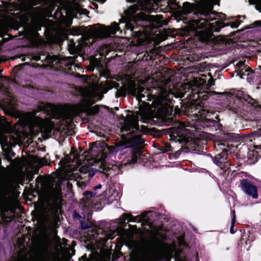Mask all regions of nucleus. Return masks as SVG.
<instances>
[{
  "label": "nucleus",
  "instance_id": "obj_52",
  "mask_svg": "<svg viewBox=\"0 0 261 261\" xmlns=\"http://www.w3.org/2000/svg\"><path fill=\"white\" fill-rule=\"evenodd\" d=\"M88 176H89V179H88V180H89L90 179V177H92V176H93V174H91L90 173H89L88 174Z\"/></svg>",
  "mask_w": 261,
  "mask_h": 261
},
{
  "label": "nucleus",
  "instance_id": "obj_23",
  "mask_svg": "<svg viewBox=\"0 0 261 261\" xmlns=\"http://www.w3.org/2000/svg\"><path fill=\"white\" fill-rule=\"evenodd\" d=\"M258 154L257 151L255 150H250L248 151L247 159L249 164H253L256 163L258 160Z\"/></svg>",
  "mask_w": 261,
  "mask_h": 261
},
{
  "label": "nucleus",
  "instance_id": "obj_40",
  "mask_svg": "<svg viewBox=\"0 0 261 261\" xmlns=\"http://www.w3.org/2000/svg\"><path fill=\"white\" fill-rule=\"evenodd\" d=\"M234 220L232 222H231V226H230V232L231 234H233L236 231H237V230H234V224H235V223L236 222H234Z\"/></svg>",
  "mask_w": 261,
  "mask_h": 261
},
{
  "label": "nucleus",
  "instance_id": "obj_12",
  "mask_svg": "<svg viewBox=\"0 0 261 261\" xmlns=\"http://www.w3.org/2000/svg\"><path fill=\"white\" fill-rule=\"evenodd\" d=\"M239 137V136L237 134L224 132L219 136L220 141L218 143V145L223 146H226L228 147L229 146L228 143L236 141Z\"/></svg>",
  "mask_w": 261,
  "mask_h": 261
},
{
  "label": "nucleus",
  "instance_id": "obj_51",
  "mask_svg": "<svg viewBox=\"0 0 261 261\" xmlns=\"http://www.w3.org/2000/svg\"><path fill=\"white\" fill-rule=\"evenodd\" d=\"M128 2L130 3H135L137 2L138 0H127Z\"/></svg>",
  "mask_w": 261,
  "mask_h": 261
},
{
  "label": "nucleus",
  "instance_id": "obj_58",
  "mask_svg": "<svg viewBox=\"0 0 261 261\" xmlns=\"http://www.w3.org/2000/svg\"><path fill=\"white\" fill-rule=\"evenodd\" d=\"M15 153L14 152H12V155L13 156H14L15 155Z\"/></svg>",
  "mask_w": 261,
  "mask_h": 261
},
{
  "label": "nucleus",
  "instance_id": "obj_2",
  "mask_svg": "<svg viewBox=\"0 0 261 261\" xmlns=\"http://www.w3.org/2000/svg\"><path fill=\"white\" fill-rule=\"evenodd\" d=\"M172 100L168 102L162 101L159 102L152 110L149 103L144 101H139L140 110L133 114L129 115L127 118L122 116L123 122H120L121 132H127L133 130L132 134L136 131H140L139 121L140 120L143 123H149L151 125H156L159 120H164L167 117L172 116L173 112L174 105Z\"/></svg>",
  "mask_w": 261,
  "mask_h": 261
},
{
  "label": "nucleus",
  "instance_id": "obj_33",
  "mask_svg": "<svg viewBox=\"0 0 261 261\" xmlns=\"http://www.w3.org/2000/svg\"><path fill=\"white\" fill-rule=\"evenodd\" d=\"M106 222L105 221H101L98 223V224H95L94 223V227L95 228H98L99 229H102L103 231V229H105L106 227Z\"/></svg>",
  "mask_w": 261,
  "mask_h": 261
},
{
  "label": "nucleus",
  "instance_id": "obj_26",
  "mask_svg": "<svg viewBox=\"0 0 261 261\" xmlns=\"http://www.w3.org/2000/svg\"><path fill=\"white\" fill-rule=\"evenodd\" d=\"M96 194V193L90 191H86L83 193V200H84V202L86 204L90 205L92 203L91 198L94 197Z\"/></svg>",
  "mask_w": 261,
  "mask_h": 261
},
{
  "label": "nucleus",
  "instance_id": "obj_30",
  "mask_svg": "<svg viewBox=\"0 0 261 261\" xmlns=\"http://www.w3.org/2000/svg\"><path fill=\"white\" fill-rule=\"evenodd\" d=\"M248 138H254V140L255 139H258L261 141V127L257 129V130L255 132H254L252 134L250 135L247 137Z\"/></svg>",
  "mask_w": 261,
  "mask_h": 261
},
{
  "label": "nucleus",
  "instance_id": "obj_56",
  "mask_svg": "<svg viewBox=\"0 0 261 261\" xmlns=\"http://www.w3.org/2000/svg\"><path fill=\"white\" fill-rule=\"evenodd\" d=\"M75 216H76V215H77L78 217H80V218H81V216L79 215V214H78V213H76L75 214Z\"/></svg>",
  "mask_w": 261,
  "mask_h": 261
},
{
  "label": "nucleus",
  "instance_id": "obj_55",
  "mask_svg": "<svg viewBox=\"0 0 261 261\" xmlns=\"http://www.w3.org/2000/svg\"><path fill=\"white\" fill-rule=\"evenodd\" d=\"M140 96L141 98L145 97V95L144 94H142V93L140 94Z\"/></svg>",
  "mask_w": 261,
  "mask_h": 261
},
{
  "label": "nucleus",
  "instance_id": "obj_18",
  "mask_svg": "<svg viewBox=\"0 0 261 261\" xmlns=\"http://www.w3.org/2000/svg\"><path fill=\"white\" fill-rule=\"evenodd\" d=\"M82 109L77 108L79 113H85L87 116H93L98 114L99 112V107L98 105H95L91 108H86L82 106Z\"/></svg>",
  "mask_w": 261,
  "mask_h": 261
},
{
  "label": "nucleus",
  "instance_id": "obj_27",
  "mask_svg": "<svg viewBox=\"0 0 261 261\" xmlns=\"http://www.w3.org/2000/svg\"><path fill=\"white\" fill-rule=\"evenodd\" d=\"M166 4H167L166 5H161L159 6V4L158 3L155 6H157L156 10H155L154 11L155 12H163L164 13L169 11L170 8L169 6L168 1L166 2Z\"/></svg>",
  "mask_w": 261,
  "mask_h": 261
},
{
  "label": "nucleus",
  "instance_id": "obj_4",
  "mask_svg": "<svg viewBox=\"0 0 261 261\" xmlns=\"http://www.w3.org/2000/svg\"><path fill=\"white\" fill-rule=\"evenodd\" d=\"M186 98H188L187 101L183 99L180 102V108L176 106L174 109L173 115L183 114L187 116H199L201 114L202 109L205 108L204 102L210 96H213L217 93L214 91H199L197 89H189Z\"/></svg>",
  "mask_w": 261,
  "mask_h": 261
},
{
  "label": "nucleus",
  "instance_id": "obj_10",
  "mask_svg": "<svg viewBox=\"0 0 261 261\" xmlns=\"http://www.w3.org/2000/svg\"><path fill=\"white\" fill-rule=\"evenodd\" d=\"M228 149L224 148L221 152L212 156L213 163L224 172L228 170L230 166V161L228 159Z\"/></svg>",
  "mask_w": 261,
  "mask_h": 261
},
{
  "label": "nucleus",
  "instance_id": "obj_53",
  "mask_svg": "<svg viewBox=\"0 0 261 261\" xmlns=\"http://www.w3.org/2000/svg\"><path fill=\"white\" fill-rule=\"evenodd\" d=\"M55 213L57 214L58 212V208L57 207H56L55 208Z\"/></svg>",
  "mask_w": 261,
  "mask_h": 261
},
{
  "label": "nucleus",
  "instance_id": "obj_38",
  "mask_svg": "<svg viewBox=\"0 0 261 261\" xmlns=\"http://www.w3.org/2000/svg\"><path fill=\"white\" fill-rule=\"evenodd\" d=\"M250 5H258L261 6V0H249Z\"/></svg>",
  "mask_w": 261,
  "mask_h": 261
},
{
  "label": "nucleus",
  "instance_id": "obj_32",
  "mask_svg": "<svg viewBox=\"0 0 261 261\" xmlns=\"http://www.w3.org/2000/svg\"><path fill=\"white\" fill-rule=\"evenodd\" d=\"M82 34V30L80 28H72L70 30V34L72 35H80Z\"/></svg>",
  "mask_w": 261,
  "mask_h": 261
},
{
  "label": "nucleus",
  "instance_id": "obj_43",
  "mask_svg": "<svg viewBox=\"0 0 261 261\" xmlns=\"http://www.w3.org/2000/svg\"><path fill=\"white\" fill-rule=\"evenodd\" d=\"M219 94H224L227 97L233 98L234 94L231 92H225L224 93H219Z\"/></svg>",
  "mask_w": 261,
  "mask_h": 261
},
{
  "label": "nucleus",
  "instance_id": "obj_50",
  "mask_svg": "<svg viewBox=\"0 0 261 261\" xmlns=\"http://www.w3.org/2000/svg\"><path fill=\"white\" fill-rule=\"evenodd\" d=\"M41 261H46V258L44 256H41Z\"/></svg>",
  "mask_w": 261,
  "mask_h": 261
},
{
  "label": "nucleus",
  "instance_id": "obj_35",
  "mask_svg": "<svg viewBox=\"0 0 261 261\" xmlns=\"http://www.w3.org/2000/svg\"><path fill=\"white\" fill-rule=\"evenodd\" d=\"M77 186L81 189L85 188L88 184V181L79 180L76 182Z\"/></svg>",
  "mask_w": 261,
  "mask_h": 261
},
{
  "label": "nucleus",
  "instance_id": "obj_1",
  "mask_svg": "<svg viewBox=\"0 0 261 261\" xmlns=\"http://www.w3.org/2000/svg\"><path fill=\"white\" fill-rule=\"evenodd\" d=\"M216 12L212 9L202 8L197 12L199 17L197 19H192L186 28L189 35H194L201 42L208 43L212 40L216 44L220 45L230 44L231 40L226 37L218 36L215 37L213 32L220 31L222 28L230 26L231 28H237L240 24V21L231 22L225 24L224 22L216 21L211 23V21L215 20Z\"/></svg>",
  "mask_w": 261,
  "mask_h": 261
},
{
  "label": "nucleus",
  "instance_id": "obj_19",
  "mask_svg": "<svg viewBox=\"0 0 261 261\" xmlns=\"http://www.w3.org/2000/svg\"><path fill=\"white\" fill-rule=\"evenodd\" d=\"M54 108V106L53 104L47 102L44 106H39L38 110L39 112H43L47 116H52Z\"/></svg>",
  "mask_w": 261,
  "mask_h": 261
},
{
  "label": "nucleus",
  "instance_id": "obj_22",
  "mask_svg": "<svg viewBox=\"0 0 261 261\" xmlns=\"http://www.w3.org/2000/svg\"><path fill=\"white\" fill-rule=\"evenodd\" d=\"M130 257L134 261H146L148 259V257L145 255L143 256L141 252L139 250H135L132 252Z\"/></svg>",
  "mask_w": 261,
  "mask_h": 261
},
{
  "label": "nucleus",
  "instance_id": "obj_34",
  "mask_svg": "<svg viewBox=\"0 0 261 261\" xmlns=\"http://www.w3.org/2000/svg\"><path fill=\"white\" fill-rule=\"evenodd\" d=\"M241 64V66H240V68H241V71H240V74H241V72H242V71L244 69H245V72H252V69L249 67H247L245 66V64L244 63V62H241L240 63Z\"/></svg>",
  "mask_w": 261,
  "mask_h": 261
},
{
  "label": "nucleus",
  "instance_id": "obj_44",
  "mask_svg": "<svg viewBox=\"0 0 261 261\" xmlns=\"http://www.w3.org/2000/svg\"><path fill=\"white\" fill-rule=\"evenodd\" d=\"M231 212H232L231 222H232L234 220V222H236V214H235V211L233 210V211H232Z\"/></svg>",
  "mask_w": 261,
  "mask_h": 261
},
{
  "label": "nucleus",
  "instance_id": "obj_3",
  "mask_svg": "<svg viewBox=\"0 0 261 261\" xmlns=\"http://www.w3.org/2000/svg\"><path fill=\"white\" fill-rule=\"evenodd\" d=\"M137 10L136 6H130L121 19L124 23V34H128L138 45H143L147 42L146 31L152 30L151 18L154 16L142 12L136 13Z\"/></svg>",
  "mask_w": 261,
  "mask_h": 261
},
{
  "label": "nucleus",
  "instance_id": "obj_60",
  "mask_svg": "<svg viewBox=\"0 0 261 261\" xmlns=\"http://www.w3.org/2000/svg\"><path fill=\"white\" fill-rule=\"evenodd\" d=\"M106 0H101L102 3H105Z\"/></svg>",
  "mask_w": 261,
  "mask_h": 261
},
{
  "label": "nucleus",
  "instance_id": "obj_24",
  "mask_svg": "<svg viewBox=\"0 0 261 261\" xmlns=\"http://www.w3.org/2000/svg\"><path fill=\"white\" fill-rule=\"evenodd\" d=\"M195 7L193 4L186 2L184 3L182 7V12L184 14L187 15L194 11Z\"/></svg>",
  "mask_w": 261,
  "mask_h": 261
},
{
  "label": "nucleus",
  "instance_id": "obj_41",
  "mask_svg": "<svg viewBox=\"0 0 261 261\" xmlns=\"http://www.w3.org/2000/svg\"><path fill=\"white\" fill-rule=\"evenodd\" d=\"M0 37L2 38V40H0V45H3L5 42H6L8 40V38H6L4 37V34H1Z\"/></svg>",
  "mask_w": 261,
  "mask_h": 261
},
{
  "label": "nucleus",
  "instance_id": "obj_16",
  "mask_svg": "<svg viewBox=\"0 0 261 261\" xmlns=\"http://www.w3.org/2000/svg\"><path fill=\"white\" fill-rule=\"evenodd\" d=\"M170 131V135L179 137V138H176L178 141L182 143H188L189 141V138L183 137L182 133L183 132L188 130L187 129L181 128H170L169 129Z\"/></svg>",
  "mask_w": 261,
  "mask_h": 261
},
{
  "label": "nucleus",
  "instance_id": "obj_59",
  "mask_svg": "<svg viewBox=\"0 0 261 261\" xmlns=\"http://www.w3.org/2000/svg\"><path fill=\"white\" fill-rule=\"evenodd\" d=\"M115 109L116 110H119V109H118V107H115Z\"/></svg>",
  "mask_w": 261,
  "mask_h": 261
},
{
  "label": "nucleus",
  "instance_id": "obj_63",
  "mask_svg": "<svg viewBox=\"0 0 261 261\" xmlns=\"http://www.w3.org/2000/svg\"><path fill=\"white\" fill-rule=\"evenodd\" d=\"M92 255H92V253H91V254H90V256H92Z\"/></svg>",
  "mask_w": 261,
  "mask_h": 261
},
{
  "label": "nucleus",
  "instance_id": "obj_42",
  "mask_svg": "<svg viewBox=\"0 0 261 261\" xmlns=\"http://www.w3.org/2000/svg\"><path fill=\"white\" fill-rule=\"evenodd\" d=\"M171 147L170 145H169L168 146H160L159 148L160 150H161L163 152H167L169 151V149H167L168 147Z\"/></svg>",
  "mask_w": 261,
  "mask_h": 261
},
{
  "label": "nucleus",
  "instance_id": "obj_47",
  "mask_svg": "<svg viewBox=\"0 0 261 261\" xmlns=\"http://www.w3.org/2000/svg\"><path fill=\"white\" fill-rule=\"evenodd\" d=\"M67 187L68 189L70 190H71V189L72 188V185L69 182H68Z\"/></svg>",
  "mask_w": 261,
  "mask_h": 261
},
{
  "label": "nucleus",
  "instance_id": "obj_39",
  "mask_svg": "<svg viewBox=\"0 0 261 261\" xmlns=\"http://www.w3.org/2000/svg\"><path fill=\"white\" fill-rule=\"evenodd\" d=\"M231 108V109L232 110V111L234 113H236V114H238L239 112H240L241 111V107L240 106H238V107H234V106H232V107H230Z\"/></svg>",
  "mask_w": 261,
  "mask_h": 261
},
{
  "label": "nucleus",
  "instance_id": "obj_6",
  "mask_svg": "<svg viewBox=\"0 0 261 261\" xmlns=\"http://www.w3.org/2000/svg\"><path fill=\"white\" fill-rule=\"evenodd\" d=\"M47 64L57 70L70 73L72 67L74 65V59L72 57H62L59 55H48L44 59Z\"/></svg>",
  "mask_w": 261,
  "mask_h": 261
},
{
  "label": "nucleus",
  "instance_id": "obj_46",
  "mask_svg": "<svg viewBox=\"0 0 261 261\" xmlns=\"http://www.w3.org/2000/svg\"><path fill=\"white\" fill-rule=\"evenodd\" d=\"M208 84L209 86H212L214 84V79H210L208 81Z\"/></svg>",
  "mask_w": 261,
  "mask_h": 261
},
{
  "label": "nucleus",
  "instance_id": "obj_61",
  "mask_svg": "<svg viewBox=\"0 0 261 261\" xmlns=\"http://www.w3.org/2000/svg\"><path fill=\"white\" fill-rule=\"evenodd\" d=\"M45 57V56H41V58L43 59Z\"/></svg>",
  "mask_w": 261,
  "mask_h": 261
},
{
  "label": "nucleus",
  "instance_id": "obj_57",
  "mask_svg": "<svg viewBox=\"0 0 261 261\" xmlns=\"http://www.w3.org/2000/svg\"><path fill=\"white\" fill-rule=\"evenodd\" d=\"M114 83H115V84L117 85V87H118L119 86V84H118L116 82H115Z\"/></svg>",
  "mask_w": 261,
  "mask_h": 261
},
{
  "label": "nucleus",
  "instance_id": "obj_8",
  "mask_svg": "<svg viewBox=\"0 0 261 261\" xmlns=\"http://www.w3.org/2000/svg\"><path fill=\"white\" fill-rule=\"evenodd\" d=\"M144 143V139L140 135H136L132 138L125 140L123 148L124 149L130 148L131 163H135L137 162L138 156L142 153L141 146Z\"/></svg>",
  "mask_w": 261,
  "mask_h": 261
},
{
  "label": "nucleus",
  "instance_id": "obj_5",
  "mask_svg": "<svg viewBox=\"0 0 261 261\" xmlns=\"http://www.w3.org/2000/svg\"><path fill=\"white\" fill-rule=\"evenodd\" d=\"M198 119V125L204 130L222 131L223 125L220 123L221 119L219 115L215 112L203 110Z\"/></svg>",
  "mask_w": 261,
  "mask_h": 261
},
{
  "label": "nucleus",
  "instance_id": "obj_29",
  "mask_svg": "<svg viewBox=\"0 0 261 261\" xmlns=\"http://www.w3.org/2000/svg\"><path fill=\"white\" fill-rule=\"evenodd\" d=\"M111 253L108 252H102L98 255L99 261H110Z\"/></svg>",
  "mask_w": 261,
  "mask_h": 261
},
{
  "label": "nucleus",
  "instance_id": "obj_21",
  "mask_svg": "<svg viewBox=\"0 0 261 261\" xmlns=\"http://www.w3.org/2000/svg\"><path fill=\"white\" fill-rule=\"evenodd\" d=\"M50 55L46 51H44L43 50H40L38 51L37 54H35L32 56V60L35 61H38L39 60L41 61L42 63L45 62L47 64V61L44 59L46 56Z\"/></svg>",
  "mask_w": 261,
  "mask_h": 261
},
{
  "label": "nucleus",
  "instance_id": "obj_17",
  "mask_svg": "<svg viewBox=\"0 0 261 261\" xmlns=\"http://www.w3.org/2000/svg\"><path fill=\"white\" fill-rule=\"evenodd\" d=\"M95 102L96 101L93 99H87L85 101L84 103H81L78 105H74L72 108H71V111L75 116H79L83 113H79L77 111V108L82 109L81 108L82 106H85L86 108H91L92 107V105L95 103Z\"/></svg>",
  "mask_w": 261,
  "mask_h": 261
},
{
  "label": "nucleus",
  "instance_id": "obj_9",
  "mask_svg": "<svg viewBox=\"0 0 261 261\" xmlns=\"http://www.w3.org/2000/svg\"><path fill=\"white\" fill-rule=\"evenodd\" d=\"M101 27L100 28H92L89 31V38L87 40L90 42V39H92V42H94L96 37H101L107 34L115 35L117 31L120 30L119 24L116 22H113L110 27H106L105 25L97 24Z\"/></svg>",
  "mask_w": 261,
  "mask_h": 261
},
{
  "label": "nucleus",
  "instance_id": "obj_15",
  "mask_svg": "<svg viewBox=\"0 0 261 261\" xmlns=\"http://www.w3.org/2000/svg\"><path fill=\"white\" fill-rule=\"evenodd\" d=\"M237 99L236 101H238V103L240 102H246L247 105H248L249 106L253 108H261V106L259 105L255 99L252 98L249 95H244L243 96H241L240 97H238L236 96ZM237 102V101H234V104Z\"/></svg>",
  "mask_w": 261,
  "mask_h": 261
},
{
  "label": "nucleus",
  "instance_id": "obj_36",
  "mask_svg": "<svg viewBox=\"0 0 261 261\" xmlns=\"http://www.w3.org/2000/svg\"><path fill=\"white\" fill-rule=\"evenodd\" d=\"M1 216L2 217V219L3 221L6 224H7V223L9 222V221L7 220L8 217L6 215V213L5 212H4V211L1 212Z\"/></svg>",
  "mask_w": 261,
  "mask_h": 261
},
{
  "label": "nucleus",
  "instance_id": "obj_14",
  "mask_svg": "<svg viewBox=\"0 0 261 261\" xmlns=\"http://www.w3.org/2000/svg\"><path fill=\"white\" fill-rule=\"evenodd\" d=\"M148 212H144L141 215L134 216L130 213H124L122 215V224L125 225L126 223V220H128L129 222H141L147 217Z\"/></svg>",
  "mask_w": 261,
  "mask_h": 261
},
{
  "label": "nucleus",
  "instance_id": "obj_54",
  "mask_svg": "<svg viewBox=\"0 0 261 261\" xmlns=\"http://www.w3.org/2000/svg\"><path fill=\"white\" fill-rule=\"evenodd\" d=\"M33 178V177L32 176H31L30 177H29V181H31Z\"/></svg>",
  "mask_w": 261,
  "mask_h": 261
},
{
  "label": "nucleus",
  "instance_id": "obj_20",
  "mask_svg": "<svg viewBox=\"0 0 261 261\" xmlns=\"http://www.w3.org/2000/svg\"><path fill=\"white\" fill-rule=\"evenodd\" d=\"M158 53L155 48L146 50L144 54L142 59L144 61H153L155 59Z\"/></svg>",
  "mask_w": 261,
  "mask_h": 261
},
{
  "label": "nucleus",
  "instance_id": "obj_25",
  "mask_svg": "<svg viewBox=\"0 0 261 261\" xmlns=\"http://www.w3.org/2000/svg\"><path fill=\"white\" fill-rule=\"evenodd\" d=\"M126 90V92L132 96H136L138 93L137 86L134 82L129 83Z\"/></svg>",
  "mask_w": 261,
  "mask_h": 261
},
{
  "label": "nucleus",
  "instance_id": "obj_48",
  "mask_svg": "<svg viewBox=\"0 0 261 261\" xmlns=\"http://www.w3.org/2000/svg\"><path fill=\"white\" fill-rule=\"evenodd\" d=\"M101 187H102V186H101V184H99V185H98L97 186H96L94 187L93 188V189H94V190L99 189L101 188Z\"/></svg>",
  "mask_w": 261,
  "mask_h": 261
},
{
  "label": "nucleus",
  "instance_id": "obj_64",
  "mask_svg": "<svg viewBox=\"0 0 261 261\" xmlns=\"http://www.w3.org/2000/svg\"><path fill=\"white\" fill-rule=\"evenodd\" d=\"M92 27H93V26H92V25H89V26H88V27H90V28H92Z\"/></svg>",
  "mask_w": 261,
  "mask_h": 261
},
{
  "label": "nucleus",
  "instance_id": "obj_49",
  "mask_svg": "<svg viewBox=\"0 0 261 261\" xmlns=\"http://www.w3.org/2000/svg\"><path fill=\"white\" fill-rule=\"evenodd\" d=\"M21 69V67H20L19 66H15L14 68V70H16V71H19Z\"/></svg>",
  "mask_w": 261,
  "mask_h": 261
},
{
  "label": "nucleus",
  "instance_id": "obj_31",
  "mask_svg": "<svg viewBox=\"0 0 261 261\" xmlns=\"http://www.w3.org/2000/svg\"><path fill=\"white\" fill-rule=\"evenodd\" d=\"M126 95V90L123 87H122L117 90L116 93V97H125Z\"/></svg>",
  "mask_w": 261,
  "mask_h": 261
},
{
  "label": "nucleus",
  "instance_id": "obj_37",
  "mask_svg": "<svg viewBox=\"0 0 261 261\" xmlns=\"http://www.w3.org/2000/svg\"><path fill=\"white\" fill-rule=\"evenodd\" d=\"M80 261H93V259L91 258L88 257L87 255L85 254L80 258Z\"/></svg>",
  "mask_w": 261,
  "mask_h": 261
},
{
  "label": "nucleus",
  "instance_id": "obj_62",
  "mask_svg": "<svg viewBox=\"0 0 261 261\" xmlns=\"http://www.w3.org/2000/svg\"><path fill=\"white\" fill-rule=\"evenodd\" d=\"M2 70L0 69V74L2 73Z\"/></svg>",
  "mask_w": 261,
  "mask_h": 261
},
{
  "label": "nucleus",
  "instance_id": "obj_28",
  "mask_svg": "<svg viewBox=\"0 0 261 261\" xmlns=\"http://www.w3.org/2000/svg\"><path fill=\"white\" fill-rule=\"evenodd\" d=\"M80 228L83 230H86L90 228L94 227V223L92 222H86L84 220L80 221Z\"/></svg>",
  "mask_w": 261,
  "mask_h": 261
},
{
  "label": "nucleus",
  "instance_id": "obj_45",
  "mask_svg": "<svg viewBox=\"0 0 261 261\" xmlns=\"http://www.w3.org/2000/svg\"><path fill=\"white\" fill-rule=\"evenodd\" d=\"M187 91H186L184 93L181 92L180 93H179V95L177 97H176L177 98H178V97H180V98L184 97L185 96V95L187 94Z\"/></svg>",
  "mask_w": 261,
  "mask_h": 261
},
{
  "label": "nucleus",
  "instance_id": "obj_11",
  "mask_svg": "<svg viewBox=\"0 0 261 261\" xmlns=\"http://www.w3.org/2000/svg\"><path fill=\"white\" fill-rule=\"evenodd\" d=\"M239 187L248 195L251 196L253 199L258 198L257 188L256 186L250 183L249 179L242 178L240 179Z\"/></svg>",
  "mask_w": 261,
  "mask_h": 261
},
{
  "label": "nucleus",
  "instance_id": "obj_7",
  "mask_svg": "<svg viewBox=\"0 0 261 261\" xmlns=\"http://www.w3.org/2000/svg\"><path fill=\"white\" fill-rule=\"evenodd\" d=\"M48 116L43 119L40 117L34 116L30 119V123L33 126L38 127L42 133L49 135L51 133L54 127L51 119L57 118L56 108H54L53 115Z\"/></svg>",
  "mask_w": 261,
  "mask_h": 261
},
{
  "label": "nucleus",
  "instance_id": "obj_13",
  "mask_svg": "<svg viewBox=\"0 0 261 261\" xmlns=\"http://www.w3.org/2000/svg\"><path fill=\"white\" fill-rule=\"evenodd\" d=\"M124 141L117 143L115 146L108 145L106 144V148L102 150V158H106L108 155L113 153H117L119 151H121L124 149Z\"/></svg>",
  "mask_w": 261,
  "mask_h": 261
}]
</instances>
